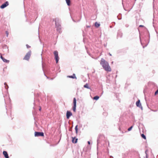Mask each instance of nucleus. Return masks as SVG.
<instances>
[{
	"instance_id": "1",
	"label": "nucleus",
	"mask_w": 158,
	"mask_h": 158,
	"mask_svg": "<svg viewBox=\"0 0 158 158\" xmlns=\"http://www.w3.org/2000/svg\"><path fill=\"white\" fill-rule=\"evenodd\" d=\"M100 64L105 70L107 71H111V69L109 66L108 63L104 59L102 58L101 59Z\"/></svg>"
},
{
	"instance_id": "2",
	"label": "nucleus",
	"mask_w": 158,
	"mask_h": 158,
	"mask_svg": "<svg viewBox=\"0 0 158 158\" xmlns=\"http://www.w3.org/2000/svg\"><path fill=\"white\" fill-rule=\"evenodd\" d=\"M54 54L55 56V58L56 60V63H57L59 59V57L58 56V52L56 51H54Z\"/></svg>"
},
{
	"instance_id": "3",
	"label": "nucleus",
	"mask_w": 158,
	"mask_h": 158,
	"mask_svg": "<svg viewBox=\"0 0 158 158\" xmlns=\"http://www.w3.org/2000/svg\"><path fill=\"white\" fill-rule=\"evenodd\" d=\"M31 51H29L27 53V54L23 58V59L25 60H28L31 56Z\"/></svg>"
},
{
	"instance_id": "4",
	"label": "nucleus",
	"mask_w": 158,
	"mask_h": 158,
	"mask_svg": "<svg viewBox=\"0 0 158 158\" xmlns=\"http://www.w3.org/2000/svg\"><path fill=\"white\" fill-rule=\"evenodd\" d=\"M35 136H44V133L43 132H39L35 131Z\"/></svg>"
},
{
	"instance_id": "5",
	"label": "nucleus",
	"mask_w": 158,
	"mask_h": 158,
	"mask_svg": "<svg viewBox=\"0 0 158 158\" xmlns=\"http://www.w3.org/2000/svg\"><path fill=\"white\" fill-rule=\"evenodd\" d=\"M55 24L57 28V31L59 33H60L61 32V26L59 24H57V23L56 22H55Z\"/></svg>"
},
{
	"instance_id": "6",
	"label": "nucleus",
	"mask_w": 158,
	"mask_h": 158,
	"mask_svg": "<svg viewBox=\"0 0 158 158\" xmlns=\"http://www.w3.org/2000/svg\"><path fill=\"white\" fill-rule=\"evenodd\" d=\"M103 138H104V136L103 135H99L97 140V145L100 142L101 140Z\"/></svg>"
},
{
	"instance_id": "7",
	"label": "nucleus",
	"mask_w": 158,
	"mask_h": 158,
	"mask_svg": "<svg viewBox=\"0 0 158 158\" xmlns=\"http://www.w3.org/2000/svg\"><path fill=\"white\" fill-rule=\"evenodd\" d=\"M8 5V1H6L0 7L2 9H3L7 6Z\"/></svg>"
},
{
	"instance_id": "8",
	"label": "nucleus",
	"mask_w": 158,
	"mask_h": 158,
	"mask_svg": "<svg viewBox=\"0 0 158 158\" xmlns=\"http://www.w3.org/2000/svg\"><path fill=\"white\" fill-rule=\"evenodd\" d=\"M136 104L137 107L141 108L142 109V107L141 106V104L140 102V100H138L136 102Z\"/></svg>"
},
{
	"instance_id": "9",
	"label": "nucleus",
	"mask_w": 158,
	"mask_h": 158,
	"mask_svg": "<svg viewBox=\"0 0 158 158\" xmlns=\"http://www.w3.org/2000/svg\"><path fill=\"white\" fill-rule=\"evenodd\" d=\"M72 115V113L70 111H67L66 113V117L69 119V117Z\"/></svg>"
},
{
	"instance_id": "10",
	"label": "nucleus",
	"mask_w": 158,
	"mask_h": 158,
	"mask_svg": "<svg viewBox=\"0 0 158 158\" xmlns=\"http://www.w3.org/2000/svg\"><path fill=\"white\" fill-rule=\"evenodd\" d=\"M3 154L6 158H9V157L7 152L6 151H4Z\"/></svg>"
},
{
	"instance_id": "11",
	"label": "nucleus",
	"mask_w": 158,
	"mask_h": 158,
	"mask_svg": "<svg viewBox=\"0 0 158 158\" xmlns=\"http://www.w3.org/2000/svg\"><path fill=\"white\" fill-rule=\"evenodd\" d=\"M68 77L73 78V79H77V77H76L75 74L74 73L73 74L72 76H67Z\"/></svg>"
},
{
	"instance_id": "12",
	"label": "nucleus",
	"mask_w": 158,
	"mask_h": 158,
	"mask_svg": "<svg viewBox=\"0 0 158 158\" xmlns=\"http://www.w3.org/2000/svg\"><path fill=\"white\" fill-rule=\"evenodd\" d=\"M77 139H75V137L73 138L72 142L73 143H76L77 142Z\"/></svg>"
},
{
	"instance_id": "13",
	"label": "nucleus",
	"mask_w": 158,
	"mask_h": 158,
	"mask_svg": "<svg viewBox=\"0 0 158 158\" xmlns=\"http://www.w3.org/2000/svg\"><path fill=\"white\" fill-rule=\"evenodd\" d=\"M73 106H76V99L75 98H73Z\"/></svg>"
},
{
	"instance_id": "14",
	"label": "nucleus",
	"mask_w": 158,
	"mask_h": 158,
	"mask_svg": "<svg viewBox=\"0 0 158 158\" xmlns=\"http://www.w3.org/2000/svg\"><path fill=\"white\" fill-rule=\"evenodd\" d=\"M84 87L88 89H90V88L89 86L88 85L87 83L86 84L84 85Z\"/></svg>"
},
{
	"instance_id": "15",
	"label": "nucleus",
	"mask_w": 158,
	"mask_h": 158,
	"mask_svg": "<svg viewBox=\"0 0 158 158\" xmlns=\"http://www.w3.org/2000/svg\"><path fill=\"white\" fill-rule=\"evenodd\" d=\"M2 60L5 63H9V60L6 59L4 58H3V59H2Z\"/></svg>"
},
{
	"instance_id": "16",
	"label": "nucleus",
	"mask_w": 158,
	"mask_h": 158,
	"mask_svg": "<svg viewBox=\"0 0 158 158\" xmlns=\"http://www.w3.org/2000/svg\"><path fill=\"white\" fill-rule=\"evenodd\" d=\"M4 85H5V89L6 90H7L8 88H9V87H8V85L6 84V82L4 83Z\"/></svg>"
},
{
	"instance_id": "17",
	"label": "nucleus",
	"mask_w": 158,
	"mask_h": 158,
	"mask_svg": "<svg viewBox=\"0 0 158 158\" xmlns=\"http://www.w3.org/2000/svg\"><path fill=\"white\" fill-rule=\"evenodd\" d=\"M66 3L68 6H69L70 5V0H65Z\"/></svg>"
},
{
	"instance_id": "18",
	"label": "nucleus",
	"mask_w": 158,
	"mask_h": 158,
	"mask_svg": "<svg viewBox=\"0 0 158 158\" xmlns=\"http://www.w3.org/2000/svg\"><path fill=\"white\" fill-rule=\"evenodd\" d=\"M99 98V97L97 96H95L94 98V99L95 100H98Z\"/></svg>"
},
{
	"instance_id": "19",
	"label": "nucleus",
	"mask_w": 158,
	"mask_h": 158,
	"mask_svg": "<svg viewBox=\"0 0 158 158\" xmlns=\"http://www.w3.org/2000/svg\"><path fill=\"white\" fill-rule=\"evenodd\" d=\"M95 25L96 27H98L100 26V24L99 23H97L96 22L95 23Z\"/></svg>"
},
{
	"instance_id": "20",
	"label": "nucleus",
	"mask_w": 158,
	"mask_h": 158,
	"mask_svg": "<svg viewBox=\"0 0 158 158\" xmlns=\"http://www.w3.org/2000/svg\"><path fill=\"white\" fill-rule=\"evenodd\" d=\"M141 137L143 138L144 139H146V136H145V135L143 134H142L141 135Z\"/></svg>"
},
{
	"instance_id": "21",
	"label": "nucleus",
	"mask_w": 158,
	"mask_h": 158,
	"mask_svg": "<svg viewBox=\"0 0 158 158\" xmlns=\"http://www.w3.org/2000/svg\"><path fill=\"white\" fill-rule=\"evenodd\" d=\"M76 106H73V110L74 112L76 111Z\"/></svg>"
},
{
	"instance_id": "22",
	"label": "nucleus",
	"mask_w": 158,
	"mask_h": 158,
	"mask_svg": "<svg viewBox=\"0 0 158 158\" xmlns=\"http://www.w3.org/2000/svg\"><path fill=\"white\" fill-rule=\"evenodd\" d=\"M77 127H78V126L77 125V126H76L75 127V130L76 132V133H77V131H78Z\"/></svg>"
},
{
	"instance_id": "23",
	"label": "nucleus",
	"mask_w": 158,
	"mask_h": 158,
	"mask_svg": "<svg viewBox=\"0 0 158 158\" xmlns=\"http://www.w3.org/2000/svg\"><path fill=\"white\" fill-rule=\"evenodd\" d=\"M133 126H131L130 127H129L128 129V131H131L132 129V128H133Z\"/></svg>"
},
{
	"instance_id": "24",
	"label": "nucleus",
	"mask_w": 158,
	"mask_h": 158,
	"mask_svg": "<svg viewBox=\"0 0 158 158\" xmlns=\"http://www.w3.org/2000/svg\"><path fill=\"white\" fill-rule=\"evenodd\" d=\"M6 36L7 37H8V34H9V33H8V31H6Z\"/></svg>"
},
{
	"instance_id": "25",
	"label": "nucleus",
	"mask_w": 158,
	"mask_h": 158,
	"mask_svg": "<svg viewBox=\"0 0 158 158\" xmlns=\"http://www.w3.org/2000/svg\"><path fill=\"white\" fill-rule=\"evenodd\" d=\"M158 94V89H157L155 92V95Z\"/></svg>"
},
{
	"instance_id": "26",
	"label": "nucleus",
	"mask_w": 158,
	"mask_h": 158,
	"mask_svg": "<svg viewBox=\"0 0 158 158\" xmlns=\"http://www.w3.org/2000/svg\"><path fill=\"white\" fill-rule=\"evenodd\" d=\"M122 36V34H121V35H120V36H119V34H118V35H117V37H118L120 36V37H121Z\"/></svg>"
},
{
	"instance_id": "27",
	"label": "nucleus",
	"mask_w": 158,
	"mask_h": 158,
	"mask_svg": "<svg viewBox=\"0 0 158 158\" xmlns=\"http://www.w3.org/2000/svg\"><path fill=\"white\" fill-rule=\"evenodd\" d=\"M147 151H146L145 152V153L146 154H147ZM146 157L147 158H148V156H147V154H146Z\"/></svg>"
},
{
	"instance_id": "28",
	"label": "nucleus",
	"mask_w": 158,
	"mask_h": 158,
	"mask_svg": "<svg viewBox=\"0 0 158 158\" xmlns=\"http://www.w3.org/2000/svg\"><path fill=\"white\" fill-rule=\"evenodd\" d=\"M0 58L2 60V59H3V58H4V57H3L2 56H1Z\"/></svg>"
},
{
	"instance_id": "29",
	"label": "nucleus",
	"mask_w": 158,
	"mask_h": 158,
	"mask_svg": "<svg viewBox=\"0 0 158 158\" xmlns=\"http://www.w3.org/2000/svg\"><path fill=\"white\" fill-rule=\"evenodd\" d=\"M26 46H27V48H29V47H30V46H29L27 44V45H26Z\"/></svg>"
},
{
	"instance_id": "30",
	"label": "nucleus",
	"mask_w": 158,
	"mask_h": 158,
	"mask_svg": "<svg viewBox=\"0 0 158 158\" xmlns=\"http://www.w3.org/2000/svg\"><path fill=\"white\" fill-rule=\"evenodd\" d=\"M88 144H90V141H88Z\"/></svg>"
},
{
	"instance_id": "31",
	"label": "nucleus",
	"mask_w": 158,
	"mask_h": 158,
	"mask_svg": "<svg viewBox=\"0 0 158 158\" xmlns=\"http://www.w3.org/2000/svg\"><path fill=\"white\" fill-rule=\"evenodd\" d=\"M139 27H144V26L143 25H140L139 26Z\"/></svg>"
},
{
	"instance_id": "32",
	"label": "nucleus",
	"mask_w": 158,
	"mask_h": 158,
	"mask_svg": "<svg viewBox=\"0 0 158 158\" xmlns=\"http://www.w3.org/2000/svg\"><path fill=\"white\" fill-rule=\"evenodd\" d=\"M41 107H40V108H39V110L40 111H41Z\"/></svg>"
},
{
	"instance_id": "33",
	"label": "nucleus",
	"mask_w": 158,
	"mask_h": 158,
	"mask_svg": "<svg viewBox=\"0 0 158 158\" xmlns=\"http://www.w3.org/2000/svg\"><path fill=\"white\" fill-rule=\"evenodd\" d=\"M109 55L110 56H111V54H110V53H109Z\"/></svg>"
},
{
	"instance_id": "34",
	"label": "nucleus",
	"mask_w": 158,
	"mask_h": 158,
	"mask_svg": "<svg viewBox=\"0 0 158 158\" xmlns=\"http://www.w3.org/2000/svg\"><path fill=\"white\" fill-rule=\"evenodd\" d=\"M7 52H8V50L7 48Z\"/></svg>"
},
{
	"instance_id": "35",
	"label": "nucleus",
	"mask_w": 158,
	"mask_h": 158,
	"mask_svg": "<svg viewBox=\"0 0 158 158\" xmlns=\"http://www.w3.org/2000/svg\"><path fill=\"white\" fill-rule=\"evenodd\" d=\"M5 48H7V47L6 46H5Z\"/></svg>"
},
{
	"instance_id": "36",
	"label": "nucleus",
	"mask_w": 158,
	"mask_h": 158,
	"mask_svg": "<svg viewBox=\"0 0 158 158\" xmlns=\"http://www.w3.org/2000/svg\"><path fill=\"white\" fill-rule=\"evenodd\" d=\"M113 62H112V63H113Z\"/></svg>"
}]
</instances>
